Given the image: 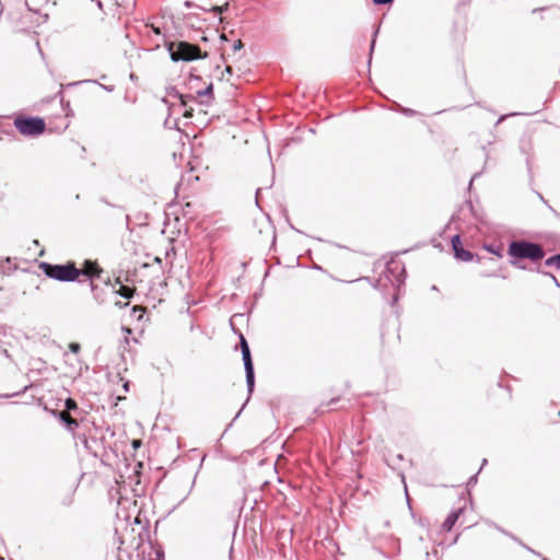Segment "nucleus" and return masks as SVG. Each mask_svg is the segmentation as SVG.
Returning a JSON list of instances; mask_svg holds the SVG:
<instances>
[{"instance_id":"dca6fc26","label":"nucleus","mask_w":560,"mask_h":560,"mask_svg":"<svg viewBox=\"0 0 560 560\" xmlns=\"http://www.w3.org/2000/svg\"><path fill=\"white\" fill-rule=\"evenodd\" d=\"M131 445H132L133 450H138L142 445V442H141V440L136 439V440H132Z\"/></svg>"},{"instance_id":"423d86ee","label":"nucleus","mask_w":560,"mask_h":560,"mask_svg":"<svg viewBox=\"0 0 560 560\" xmlns=\"http://www.w3.org/2000/svg\"><path fill=\"white\" fill-rule=\"evenodd\" d=\"M78 271H79V277L81 275H83L90 279H93V278L101 277V275L103 273V268L98 265V262L96 260L86 259L83 262L82 268H78Z\"/></svg>"},{"instance_id":"4be33fe9","label":"nucleus","mask_w":560,"mask_h":560,"mask_svg":"<svg viewBox=\"0 0 560 560\" xmlns=\"http://www.w3.org/2000/svg\"><path fill=\"white\" fill-rule=\"evenodd\" d=\"M124 389H125L126 392H128V390H129V382H125V384H124Z\"/></svg>"},{"instance_id":"6e6552de","label":"nucleus","mask_w":560,"mask_h":560,"mask_svg":"<svg viewBox=\"0 0 560 560\" xmlns=\"http://www.w3.org/2000/svg\"><path fill=\"white\" fill-rule=\"evenodd\" d=\"M464 511V508H457L456 510L452 511L446 517V520L443 522L442 529L445 532H451L456 522L463 515Z\"/></svg>"},{"instance_id":"1a4fd4ad","label":"nucleus","mask_w":560,"mask_h":560,"mask_svg":"<svg viewBox=\"0 0 560 560\" xmlns=\"http://www.w3.org/2000/svg\"><path fill=\"white\" fill-rule=\"evenodd\" d=\"M399 341H400V336L398 334V329L395 327L388 328L383 334V346L384 347H394V346L398 345Z\"/></svg>"},{"instance_id":"f8f14e48","label":"nucleus","mask_w":560,"mask_h":560,"mask_svg":"<svg viewBox=\"0 0 560 560\" xmlns=\"http://www.w3.org/2000/svg\"><path fill=\"white\" fill-rule=\"evenodd\" d=\"M501 268H492L489 272H483V277H502L505 278V276L501 275Z\"/></svg>"},{"instance_id":"7ed1b4c3","label":"nucleus","mask_w":560,"mask_h":560,"mask_svg":"<svg viewBox=\"0 0 560 560\" xmlns=\"http://www.w3.org/2000/svg\"><path fill=\"white\" fill-rule=\"evenodd\" d=\"M168 50L174 61H191L202 58L200 47L187 42L171 43Z\"/></svg>"},{"instance_id":"a878e982","label":"nucleus","mask_w":560,"mask_h":560,"mask_svg":"<svg viewBox=\"0 0 560 560\" xmlns=\"http://www.w3.org/2000/svg\"><path fill=\"white\" fill-rule=\"evenodd\" d=\"M154 32H155L156 34H159V33H160V30H159V28H154Z\"/></svg>"},{"instance_id":"6ab92c4d","label":"nucleus","mask_w":560,"mask_h":560,"mask_svg":"<svg viewBox=\"0 0 560 560\" xmlns=\"http://www.w3.org/2000/svg\"><path fill=\"white\" fill-rule=\"evenodd\" d=\"M393 0H373L375 4H387L390 3Z\"/></svg>"},{"instance_id":"5701e85b","label":"nucleus","mask_w":560,"mask_h":560,"mask_svg":"<svg viewBox=\"0 0 560 560\" xmlns=\"http://www.w3.org/2000/svg\"><path fill=\"white\" fill-rule=\"evenodd\" d=\"M212 92V85H209L207 89H206V92L205 93H211Z\"/></svg>"},{"instance_id":"9b49d317","label":"nucleus","mask_w":560,"mask_h":560,"mask_svg":"<svg viewBox=\"0 0 560 560\" xmlns=\"http://www.w3.org/2000/svg\"><path fill=\"white\" fill-rule=\"evenodd\" d=\"M135 292H136V288H130L127 285H120V288L117 291V293L119 295H121L122 298H126V299L132 298Z\"/></svg>"},{"instance_id":"2eb2a0df","label":"nucleus","mask_w":560,"mask_h":560,"mask_svg":"<svg viewBox=\"0 0 560 560\" xmlns=\"http://www.w3.org/2000/svg\"><path fill=\"white\" fill-rule=\"evenodd\" d=\"M69 349H70V351H72L73 353H78V352L80 351L81 347H80V345H79V343H77V342H71V343L69 345Z\"/></svg>"},{"instance_id":"393cba45","label":"nucleus","mask_w":560,"mask_h":560,"mask_svg":"<svg viewBox=\"0 0 560 560\" xmlns=\"http://www.w3.org/2000/svg\"><path fill=\"white\" fill-rule=\"evenodd\" d=\"M490 262L493 265V266H498V261L494 260V259H490Z\"/></svg>"},{"instance_id":"0eeeda50","label":"nucleus","mask_w":560,"mask_h":560,"mask_svg":"<svg viewBox=\"0 0 560 560\" xmlns=\"http://www.w3.org/2000/svg\"><path fill=\"white\" fill-rule=\"evenodd\" d=\"M452 246H453V249L455 252V256L460 259V260H464V261H469L471 260L472 258V255L470 252L468 250H465L462 246V241H460V237L458 235H455L453 238H452Z\"/></svg>"},{"instance_id":"f257e3e1","label":"nucleus","mask_w":560,"mask_h":560,"mask_svg":"<svg viewBox=\"0 0 560 560\" xmlns=\"http://www.w3.org/2000/svg\"><path fill=\"white\" fill-rule=\"evenodd\" d=\"M39 269L48 277L62 282H71L79 279L78 267L74 261H68L65 265H51L40 262Z\"/></svg>"},{"instance_id":"412c9836","label":"nucleus","mask_w":560,"mask_h":560,"mask_svg":"<svg viewBox=\"0 0 560 560\" xmlns=\"http://www.w3.org/2000/svg\"><path fill=\"white\" fill-rule=\"evenodd\" d=\"M179 100H180L182 105L186 106L185 96H184V95H180V96H179Z\"/></svg>"},{"instance_id":"4468645a","label":"nucleus","mask_w":560,"mask_h":560,"mask_svg":"<svg viewBox=\"0 0 560 560\" xmlns=\"http://www.w3.org/2000/svg\"><path fill=\"white\" fill-rule=\"evenodd\" d=\"M557 264V266L560 268V255H557L555 257H551L547 260V264L550 265V264Z\"/></svg>"},{"instance_id":"9d476101","label":"nucleus","mask_w":560,"mask_h":560,"mask_svg":"<svg viewBox=\"0 0 560 560\" xmlns=\"http://www.w3.org/2000/svg\"><path fill=\"white\" fill-rule=\"evenodd\" d=\"M59 419L67 423L68 427H78V421L71 417L68 410H63L59 412Z\"/></svg>"},{"instance_id":"a211bd4d","label":"nucleus","mask_w":560,"mask_h":560,"mask_svg":"<svg viewBox=\"0 0 560 560\" xmlns=\"http://www.w3.org/2000/svg\"><path fill=\"white\" fill-rule=\"evenodd\" d=\"M192 108L186 109L183 114L185 118H191L192 117Z\"/></svg>"},{"instance_id":"ddd939ff","label":"nucleus","mask_w":560,"mask_h":560,"mask_svg":"<svg viewBox=\"0 0 560 560\" xmlns=\"http://www.w3.org/2000/svg\"><path fill=\"white\" fill-rule=\"evenodd\" d=\"M66 408L68 411L77 409L78 408L77 401L72 398H68L66 400Z\"/></svg>"},{"instance_id":"39448f33","label":"nucleus","mask_w":560,"mask_h":560,"mask_svg":"<svg viewBox=\"0 0 560 560\" xmlns=\"http://www.w3.org/2000/svg\"><path fill=\"white\" fill-rule=\"evenodd\" d=\"M241 348H242V355L244 360L245 371H246V381L248 384L249 389L254 386V368H253V361L250 357L249 347L247 345L246 339L244 336H241Z\"/></svg>"},{"instance_id":"f03ea898","label":"nucleus","mask_w":560,"mask_h":560,"mask_svg":"<svg viewBox=\"0 0 560 560\" xmlns=\"http://www.w3.org/2000/svg\"><path fill=\"white\" fill-rule=\"evenodd\" d=\"M508 253L510 256L520 259L537 261L544 258L541 246L525 241H514L510 244Z\"/></svg>"},{"instance_id":"b1692460","label":"nucleus","mask_w":560,"mask_h":560,"mask_svg":"<svg viewBox=\"0 0 560 560\" xmlns=\"http://www.w3.org/2000/svg\"><path fill=\"white\" fill-rule=\"evenodd\" d=\"M225 71H226V72H229V73H231V72H232V67L228 66V67L225 68Z\"/></svg>"},{"instance_id":"aec40b11","label":"nucleus","mask_w":560,"mask_h":560,"mask_svg":"<svg viewBox=\"0 0 560 560\" xmlns=\"http://www.w3.org/2000/svg\"><path fill=\"white\" fill-rule=\"evenodd\" d=\"M139 311L143 312L144 308L142 306H135L133 307V312H139Z\"/></svg>"},{"instance_id":"20e7f679","label":"nucleus","mask_w":560,"mask_h":560,"mask_svg":"<svg viewBox=\"0 0 560 560\" xmlns=\"http://www.w3.org/2000/svg\"><path fill=\"white\" fill-rule=\"evenodd\" d=\"M14 127L23 136H39L46 129L44 119L39 117L20 116L14 119Z\"/></svg>"},{"instance_id":"f3484780","label":"nucleus","mask_w":560,"mask_h":560,"mask_svg":"<svg viewBox=\"0 0 560 560\" xmlns=\"http://www.w3.org/2000/svg\"><path fill=\"white\" fill-rule=\"evenodd\" d=\"M242 47H243V43H242V40H241V39H237V40L234 43V45H233V49H234V50H238V49H241Z\"/></svg>"}]
</instances>
